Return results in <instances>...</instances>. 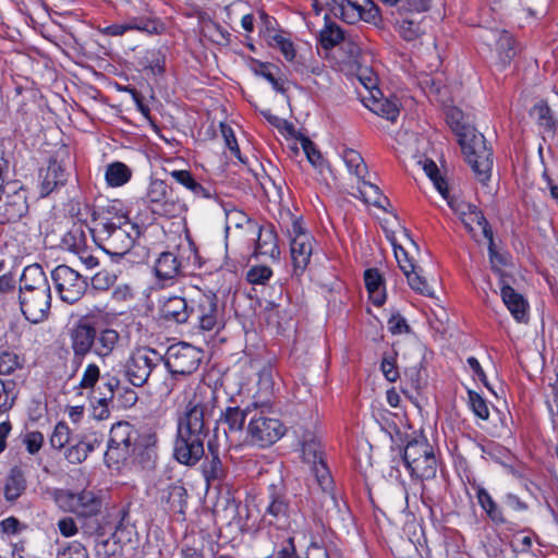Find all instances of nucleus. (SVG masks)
<instances>
[{"label":"nucleus","mask_w":558,"mask_h":558,"mask_svg":"<svg viewBox=\"0 0 558 558\" xmlns=\"http://www.w3.org/2000/svg\"><path fill=\"white\" fill-rule=\"evenodd\" d=\"M51 278L61 301L68 304L78 302L88 287L86 279L66 265L57 266L51 272Z\"/></svg>","instance_id":"nucleus-12"},{"label":"nucleus","mask_w":558,"mask_h":558,"mask_svg":"<svg viewBox=\"0 0 558 558\" xmlns=\"http://www.w3.org/2000/svg\"><path fill=\"white\" fill-rule=\"evenodd\" d=\"M100 378V369L99 366L96 363H89L85 367L81 381L80 387L83 389H92L95 387V385L98 383Z\"/></svg>","instance_id":"nucleus-53"},{"label":"nucleus","mask_w":558,"mask_h":558,"mask_svg":"<svg viewBox=\"0 0 558 558\" xmlns=\"http://www.w3.org/2000/svg\"><path fill=\"white\" fill-rule=\"evenodd\" d=\"M217 404L216 390L209 385L198 384L178 412V429L206 437Z\"/></svg>","instance_id":"nucleus-3"},{"label":"nucleus","mask_w":558,"mask_h":558,"mask_svg":"<svg viewBox=\"0 0 558 558\" xmlns=\"http://www.w3.org/2000/svg\"><path fill=\"white\" fill-rule=\"evenodd\" d=\"M68 174L63 166L56 159H50L47 168L39 172V190L41 196H48L59 186L65 184Z\"/></svg>","instance_id":"nucleus-24"},{"label":"nucleus","mask_w":558,"mask_h":558,"mask_svg":"<svg viewBox=\"0 0 558 558\" xmlns=\"http://www.w3.org/2000/svg\"><path fill=\"white\" fill-rule=\"evenodd\" d=\"M272 271L267 266H254L246 275L247 281L253 284H264L271 277Z\"/></svg>","instance_id":"nucleus-56"},{"label":"nucleus","mask_w":558,"mask_h":558,"mask_svg":"<svg viewBox=\"0 0 558 558\" xmlns=\"http://www.w3.org/2000/svg\"><path fill=\"white\" fill-rule=\"evenodd\" d=\"M170 177L180 185L189 190L195 197L211 198L213 193L209 187L202 185L189 170H171Z\"/></svg>","instance_id":"nucleus-31"},{"label":"nucleus","mask_w":558,"mask_h":558,"mask_svg":"<svg viewBox=\"0 0 558 558\" xmlns=\"http://www.w3.org/2000/svg\"><path fill=\"white\" fill-rule=\"evenodd\" d=\"M404 376L414 389H420L424 384L423 369L421 366L407 368L404 371Z\"/></svg>","instance_id":"nucleus-61"},{"label":"nucleus","mask_w":558,"mask_h":558,"mask_svg":"<svg viewBox=\"0 0 558 558\" xmlns=\"http://www.w3.org/2000/svg\"><path fill=\"white\" fill-rule=\"evenodd\" d=\"M14 387L13 380L0 379V414L9 412L14 407L16 400Z\"/></svg>","instance_id":"nucleus-45"},{"label":"nucleus","mask_w":558,"mask_h":558,"mask_svg":"<svg viewBox=\"0 0 558 558\" xmlns=\"http://www.w3.org/2000/svg\"><path fill=\"white\" fill-rule=\"evenodd\" d=\"M25 529L15 517H9L0 522V531L7 535H16Z\"/></svg>","instance_id":"nucleus-59"},{"label":"nucleus","mask_w":558,"mask_h":558,"mask_svg":"<svg viewBox=\"0 0 558 558\" xmlns=\"http://www.w3.org/2000/svg\"><path fill=\"white\" fill-rule=\"evenodd\" d=\"M343 161L357 179H363L366 173V165L362 156L353 149H344L342 154Z\"/></svg>","instance_id":"nucleus-43"},{"label":"nucleus","mask_w":558,"mask_h":558,"mask_svg":"<svg viewBox=\"0 0 558 558\" xmlns=\"http://www.w3.org/2000/svg\"><path fill=\"white\" fill-rule=\"evenodd\" d=\"M151 213L161 217L175 218L187 210L179 194L162 180H151L144 196Z\"/></svg>","instance_id":"nucleus-8"},{"label":"nucleus","mask_w":558,"mask_h":558,"mask_svg":"<svg viewBox=\"0 0 558 558\" xmlns=\"http://www.w3.org/2000/svg\"><path fill=\"white\" fill-rule=\"evenodd\" d=\"M146 438V441L142 442L140 440L138 432L133 425L128 422H118L112 425L110 429L105 459L112 463H119L120 461L126 460L135 452L137 447H147L156 441L155 435H147Z\"/></svg>","instance_id":"nucleus-7"},{"label":"nucleus","mask_w":558,"mask_h":558,"mask_svg":"<svg viewBox=\"0 0 558 558\" xmlns=\"http://www.w3.org/2000/svg\"><path fill=\"white\" fill-rule=\"evenodd\" d=\"M220 130H221V134H222L223 140H225L226 146L235 156H239L240 155V149H239V146H238V143H236V140H235V136H234V133H233L232 129L229 125H227L225 123H221L220 124Z\"/></svg>","instance_id":"nucleus-62"},{"label":"nucleus","mask_w":558,"mask_h":558,"mask_svg":"<svg viewBox=\"0 0 558 558\" xmlns=\"http://www.w3.org/2000/svg\"><path fill=\"white\" fill-rule=\"evenodd\" d=\"M371 110L390 121H395L400 113L398 100L388 98L377 99L374 97Z\"/></svg>","instance_id":"nucleus-37"},{"label":"nucleus","mask_w":558,"mask_h":558,"mask_svg":"<svg viewBox=\"0 0 558 558\" xmlns=\"http://www.w3.org/2000/svg\"><path fill=\"white\" fill-rule=\"evenodd\" d=\"M459 215L463 225L470 232L474 231L476 227L482 230L484 238L488 241V252H490L492 258L494 259L496 254L493 230L483 213L475 205L461 204L459 206Z\"/></svg>","instance_id":"nucleus-21"},{"label":"nucleus","mask_w":558,"mask_h":558,"mask_svg":"<svg viewBox=\"0 0 558 558\" xmlns=\"http://www.w3.org/2000/svg\"><path fill=\"white\" fill-rule=\"evenodd\" d=\"M28 209L26 191L16 183L7 184L0 191V223L21 219Z\"/></svg>","instance_id":"nucleus-15"},{"label":"nucleus","mask_w":558,"mask_h":558,"mask_svg":"<svg viewBox=\"0 0 558 558\" xmlns=\"http://www.w3.org/2000/svg\"><path fill=\"white\" fill-rule=\"evenodd\" d=\"M476 497L480 506L483 508V510L487 513V515L494 523H506V519L504 517L501 509L494 501V499L485 488L478 487L476 490Z\"/></svg>","instance_id":"nucleus-35"},{"label":"nucleus","mask_w":558,"mask_h":558,"mask_svg":"<svg viewBox=\"0 0 558 558\" xmlns=\"http://www.w3.org/2000/svg\"><path fill=\"white\" fill-rule=\"evenodd\" d=\"M257 405V401L248 403L244 409L240 407H228L221 414V420L227 424L229 432L241 433L245 421L251 420V415Z\"/></svg>","instance_id":"nucleus-26"},{"label":"nucleus","mask_w":558,"mask_h":558,"mask_svg":"<svg viewBox=\"0 0 558 558\" xmlns=\"http://www.w3.org/2000/svg\"><path fill=\"white\" fill-rule=\"evenodd\" d=\"M22 368L20 356L13 351H0V376H7Z\"/></svg>","instance_id":"nucleus-48"},{"label":"nucleus","mask_w":558,"mask_h":558,"mask_svg":"<svg viewBox=\"0 0 558 558\" xmlns=\"http://www.w3.org/2000/svg\"><path fill=\"white\" fill-rule=\"evenodd\" d=\"M300 143L308 161L315 168L323 169L325 161L320 151L316 148L315 144L310 138L304 136L301 137Z\"/></svg>","instance_id":"nucleus-52"},{"label":"nucleus","mask_w":558,"mask_h":558,"mask_svg":"<svg viewBox=\"0 0 558 558\" xmlns=\"http://www.w3.org/2000/svg\"><path fill=\"white\" fill-rule=\"evenodd\" d=\"M74 438L71 437V430L66 423L59 422L50 437V444L54 449H62L70 445Z\"/></svg>","instance_id":"nucleus-49"},{"label":"nucleus","mask_w":558,"mask_h":558,"mask_svg":"<svg viewBox=\"0 0 558 558\" xmlns=\"http://www.w3.org/2000/svg\"><path fill=\"white\" fill-rule=\"evenodd\" d=\"M70 349L72 351V365L75 369L82 366L86 356L90 353L105 360L117 349L120 342V333L113 328L97 329L86 318L76 322L68 332Z\"/></svg>","instance_id":"nucleus-1"},{"label":"nucleus","mask_w":558,"mask_h":558,"mask_svg":"<svg viewBox=\"0 0 558 558\" xmlns=\"http://www.w3.org/2000/svg\"><path fill=\"white\" fill-rule=\"evenodd\" d=\"M131 175L132 171L126 165L116 161L107 167L105 178L109 186L116 187L129 182Z\"/></svg>","instance_id":"nucleus-36"},{"label":"nucleus","mask_w":558,"mask_h":558,"mask_svg":"<svg viewBox=\"0 0 558 558\" xmlns=\"http://www.w3.org/2000/svg\"><path fill=\"white\" fill-rule=\"evenodd\" d=\"M162 360L163 356L156 350L147 347L138 348L125 361L124 375L130 384L142 387Z\"/></svg>","instance_id":"nucleus-11"},{"label":"nucleus","mask_w":558,"mask_h":558,"mask_svg":"<svg viewBox=\"0 0 558 558\" xmlns=\"http://www.w3.org/2000/svg\"><path fill=\"white\" fill-rule=\"evenodd\" d=\"M181 263L172 252H162L155 263V275L159 280H170L177 277Z\"/></svg>","instance_id":"nucleus-32"},{"label":"nucleus","mask_w":558,"mask_h":558,"mask_svg":"<svg viewBox=\"0 0 558 558\" xmlns=\"http://www.w3.org/2000/svg\"><path fill=\"white\" fill-rule=\"evenodd\" d=\"M392 246H393L395 257H396L397 263H398L400 269L402 270V272L404 274L405 271L412 269V267H414L415 264H414L413 258H411L409 256L408 248H405L401 244H397L393 241H392Z\"/></svg>","instance_id":"nucleus-54"},{"label":"nucleus","mask_w":558,"mask_h":558,"mask_svg":"<svg viewBox=\"0 0 558 558\" xmlns=\"http://www.w3.org/2000/svg\"><path fill=\"white\" fill-rule=\"evenodd\" d=\"M24 442L26 445V449L31 454L37 453L44 442V436L40 432H31L26 434Z\"/></svg>","instance_id":"nucleus-60"},{"label":"nucleus","mask_w":558,"mask_h":558,"mask_svg":"<svg viewBox=\"0 0 558 558\" xmlns=\"http://www.w3.org/2000/svg\"><path fill=\"white\" fill-rule=\"evenodd\" d=\"M469 405L472 412L481 420L489 418V409L486 400L477 392L469 390Z\"/></svg>","instance_id":"nucleus-51"},{"label":"nucleus","mask_w":558,"mask_h":558,"mask_svg":"<svg viewBox=\"0 0 558 558\" xmlns=\"http://www.w3.org/2000/svg\"><path fill=\"white\" fill-rule=\"evenodd\" d=\"M130 31H140L147 34H159L163 31V25L156 19L147 16H132L128 20Z\"/></svg>","instance_id":"nucleus-39"},{"label":"nucleus","mask_w":558,"mask_h":558,"mask_svg":"<svg viewBox=\"0 0 558 558\" xmlns=\"http://www.w3.org/2000/svg\"><path fill=\"white\" fill-rule=\"evenodd\" d=\"M301 447L302 458L304 462L312 465V471L320 488L324 492L331 490L332 478L324 461V453L317 437L311 433L304 434L301 440Z\"/></svg>","instance_id":"nucleus-14"},{"label":"nucleus","mask_w":558,"mask_h":558,"mask_svg":"<svg viewBox=\"0 0 558 558\" xmlns=\"http://www.w3.org/2000/svg\"><path fill=\"white\" fill-rule=\"evenodd\" d=\"M251 235L257 233L255 242V256H267L277 259L280 256L277 234L272 226L258 227L253 230H246Z\"/></svg>","instance_id":"nucleus-23"},{"label":"nucleus","mask_w":558,"mask_h":558,"mask_svg":"<svg viewBox=\"0 0 558 558\" xmlns=\"http://www.w3.org/2000/svg\"><path fill=\"white\" fill-rule=\"evenodd\" d=\"M162 314L166 319L178 324L187 323L190 319V296H170L162 304Z\"/></svg>","instance_id":"nucleus-28"},{"label":"nucleus","mask_w":558,"mask_h":558,"mask_svg":"<svg viewBox=\"0 0 558 558\" xmlns=\"http://www.w3.org/2000/svg\"><path fill=\"white\" fill-rule=\"evenodd\" d=\"M87 231L89 229L83 223H73L69 231L63 235L62 247L69 252L76 254L88 246Z\"/></svg>","instance_id":"nucleus-29"},{"label":"nucleus","mask_w":558,"mask_h":558,"mask_svg":"<svg viewBox=\"0 0 558 558\" xmlns=\"http://www.w3.org/2000/svg\"><path fill=\"white\" fill-rule=\"evenodd\" d=\"M26 489L24 473L19 468L11 469L3 487L4 497L8 501L16 500Z\"/></svg>","instance_id":"nucleus-34"},{"label":"nucleus","mask_w":558,"mask_h":558,"mask_svg":"<svg viewBox=\"0 0 558 558\" xmlns=\"http://www.w3.org/2000/svg\"><path fill=\"white\" fill-rule=\"evenodd\" d=\"M268 402H257L246 427L245 444L265 448L274 445L286 433L283 424L268 415Z\"/></svg>","instance_id":"nucleus-5"},{"label":"nucleus","mask_w":558,"mask_h":558,"mask_svg":"<svg viewBox=\"0 0 558 558\" xmlns=\"http://www.w3.org/2000/svg\"><path fill=\"white\" fill-rule=\"evenodd\" d=\"M94 230L102 250L109 255L119 257L130 252L141 234L138 227L123 214L101 217Z\"/></svg>","instance_id":"nucleus-4"},{"label":"nucleus","mask_w":558,"mask_h":558,"mask_svg":"<svg viewBox=\"0 0 558 558\" xmlns=\"http://www.w3.org/2000/svg\"><path fill=\"white\" fill-rule=\"evenodd\" d=\"M201 361L202 351L185 342L170 345L165 356V365L173 376L191 375Z\"/></svg>","instance_id":"nucleus-13"},{"label":"nucleus","mask_w":558,"mask_h":558,"mask_svg":"<svg viewBox=\"0 0 558 558\" xmlns=\"http://www.w3.org/2000/svg\"><path fill=\"white\" fill-rule=\"evenodd\" d=\"M325 5L330 12L348 24H355L361 20L371 22L377 15L374 7L357 5L345 0H326Z\"/></svg>","instance_id":"nucleus-20"},{"label":"nucleus","mask_w":558,"mask_h":558,"mask_svg":"<svg viewBox=\"0 0 558 558\" xmlns=\"http://www.w3.org/2000/svg\"><path fill=\"white\" fill-rule=\"evenodd\" d=\"M427 177L433 181L437 191L445 197H448V184L447 182L439 175V170L436 163L433 160H426L423 167Z\"/></svg>","instance_id":"nucleus-50"},{"label":"nucleus","mask_w":558,"mask_h":558,"mask_svg":"<svg viewBox=\"0 0 558 558\" xmlns=\"http://www.w3.org/2000/svg\"><path fill=\"white\" fill-rule=\"evenodd\" d=\"M96 445H98L97 439L88 440L85 438H74L73 441H71V444L64 451V457L70 463H82L83 461L86 460L88 454L95 449Z\"/></svg>","instance_id":"nucleus-33"},{"label":"nucleus","mask_w":558,"mask_h":558,"mask_svg":"<svg viewBox=\"0 0 558 558\" xmlns=\"http://www.w3.org/2000/svg\"><path fill=\"white\" fill-rule=\"evenodd\" d=\"M357 189L363 199L371 205L385 208V204L388 203V199L381 195L379 189L371 182L362 180Z\"/></svg>","instance_id":"nucleus-40"},{"label":"nucleus","mask_w":558,"mask_h":558,"mask_svg":"<svg viewBox=\"0 0 558 558\" xmlns=\"http://www.w3.org/2000/svg\"><path fill=\"white\" fill-rule=\"evenodd\" d=\"M208 456L202 464V472L207 483L220 482L226 476V468L222 464L218 448L211 441L208 442Z\"/></svg>","instance_id":"nucleus-27"},{"label":"nucleus","mask_w":558,"mask_h":558,"mask_svg":"<svg viewBox=\"0 0 558 558\" xmlns=\"http://www.w3.org/2000/svg\"><path fill=\"white\" fill-rule=\"evenodd\" d=\"M404 276L407 277L408 283L412 290H414L423 295H426V296L434 295L433 287L421 275V272L417 270L416 266H414V267H412V269L405 271Z\"/></svg>","instance_id":"nucleus-42"},{"label":"nucleus","mask_w":558,"mask_h":558,"mask_svg":"<svg viewBox=\"0 0 558 558\" xmlns=\"http://www.w3.org/2000/svg\"><path fill=\"white\" fill-rule=\"evenodd\" d=\"M189 322L203 331H218L222 326V314L217 296L201 291L190 295Z\"/></svg>","instance_id":"nucleus-10"},{"label":"nucleus","mask_w":558,"mask_h":558,"mask_svg":"<svg viewBox=\"0 0 558 558\" xmlns=\"http://www.w3.org/2000/svg\"><path fill=\"white\" fill-rule=\"evenodd\" d=\"M344 39L343 29L336 23H327L320 32V41L324 48H332Z\"/></svg>","instance_id":"nucleus-44"},{"label":"nucleus","mask_w":558,"mask_h":558,"mask_svg":"<svg viewBox=\"0 0 558 558\" xmlns=\"http://www.w3.org/2000/svg\"><path fill=\"white\" fill-rule=\"evenodd\" d=\"M57 558H89V556L87 549L75 542L60 550Z\"/></svg>","instance_id":"nucleus-57"},{"label":"nucleus","mask_w":558,"mask_h":558,"mask_svg":"<svg viewBox=\"0 0 558 558\" xmlns=\"http://www.w3.org/2000/svg\"><path fill=\"white\" fill-rule=\"evenodd\" d=\"M365 287L373 304L380 306L386 300L384 278L376 268L366 269L364 272Z\"/></svg>","instance_id":"nucleus-30"},{"label":"nucleus","mask_w":558,"mask_h":558,"mask_svg":"<svg viewBox=\"0 0 558 558\" xmlns=\"http://www.w3.org/2000/svg\"><path fill=\"white\" fill-rule=\"evenodd\" d=\"M424 20L425 19L415 20L405 17L401 22H398L400 36L408 41L417 39L424 33V28L422 27Z\"/></svg>","instance_id":"nucleus-41"},{"label":"nucleus","mask_w":558,"mask_h":558,"mask_svg":"<svg viewBox=\"0 0 558 558\" xmlns=\"http://www.w3.org/2000/svg\"><path fill=\"white\" fill-rule=\"evenodd\" d=\"M205 436L190 435L183 430H177L173 454L178 462L184 465H195L204 456Z\"/></svg>","instance_id":"nucleus-18"},{"label":"nucleus","mask_w":558,"mask_h":558,"mask_svg":"<svg viewBox=\"0 0 558 558\" xmlns=\"http://www.w3.org/2000/svg\"><path fill=\"white\" fill-rule=\"evenodd\" d=\"M501 299L513 316V318L519 323H526L527 307L529 304L522 294L518 293L513 288L502 281L500 288Z\"/></svg>","instance_id":"nucleus-25"},{"label":"nucleus","mask_w":558,"mask_h":558,"mask_svg":"<svg viewBox=\"0 0 558 558\" xmlns=\"http://www.w3.org/2000/svg\"><path fill=\"white\" fill-rule=\"evenodd\" d=\"M158 492L159 502L165 511L185 513L187 493L179 481L160 484Z\"/></svg>","instance_id":"nucleus-22"},{"label":"nucleus","mask_w":558,"mask_h":558,"mask_svg":"<svg viewBox=\"0 0 558 558\" xmlns=\"http://www.w3.org/2000/svg\"><path fill=\"white\" fill-rule=\"evenodd\" d=\"M531 116L537 121L545 133L554 134L556 121L551 116L550 108L546 104L539 102L533 106Z\"/></svg>","instance_id":"nucleus-38"},{"label":"nucleus","mask_w":558,"mask_h":558,"mask_svg":"<svg viewBox=\"0 0 558 558\" xmlns=\"http://www.w3.org/2000/svg\"><path fill=\"white\" fill-rule=\"evenodd\" d=\"M480 38L492 53H496L495 58L502 66L507 65L517 53L513 38L507 31L483 29Z\"/></svg>","instance_id":"nucleus-19"},{"label":"nucleus","mask_w":558,"mask_h":558,"mask_svg":"<svg viewBox=\"0 0 558 558\" xmlns=\"http://www.w3.org/2000/svg\"><path fill=\"white\" fill-rule=\"evenodd\" d=\"M20 310L32 324L46 320L51 308V289L39 265L27 266L20 279Z\"/></svg>","instance_id":"nucleus-2"},{"label":"nucleus","mask_w":558,"mask_h":558,"mask_svg":"<svg viewBox=\"0 0 558 558\" xmlns=\"http://www.w3.org/2000/svg\"><path fill=\"white\" fill-rule=\"evenodd\" d=\"M551 393L546 403L553 416H558V376L555 381L550 384Z\"/></svg>","instance_id":"nucleus-64"},{"label":"nucleus","mask_w":558,"mask_h":558,"mask_svg":"<svg viewBox=\"0 0 558 558\" xmlns=\"http://www.w3.org/2000/svg\"><path fill=\"white\" fill-rule=\"evenodd\" d=\"M459 144L477 180L486 183L493 168V153L483 134L471 129L459 132Z\"/></svg>","instance_id":"nucleus-6"},{"label":"nucleus","mask_w":558,"mask_h":558,"mask_svg":"<svg viewBox=\"0 0 558 558\" xmlns=\"http://www.w3.org/2000/svg\"><path fill=\"white\" fill-rule=\"evenodd\" d=\"M403 462L413 477L429 480L436 475L437 461L434 449L425 438L413 439L407 444Z\"/></svg>","instance_id":"nucleus-9"},{"label":"nucleus","mask_w":558,"mask_h":558,"mask_svg":"<svg viewBox=\"0 0 558 558\" xmlns=\"http://www.w3.org/2000/svg\"><path fill=\"white\" fill-rule=\"evenodd\" d=\"M267 513L272 515L275 519L286 517L288 511V504L281 497H274L269 506L267 507Z\"/></svg>","instance_id":"nucleus-58"},{"label":"nucleus","mask_w":558,"mask_h":558,"mask_svg":"<svg viewBox=\"0 0 558 558\" xmlns=\"http://www.w3.org/2000/svg\"><path fill=\"white\" fill-rule=\"evenodd\" d=\"M274 41L288 61H292L294 59L295 50L293 44L289 39L282 36H275Z\"/></svg>","instance_id":"nucleus-63"},{"label":"nucleus","mask_w":558,"mask_h":558,"mask_svg":"<svg viewBox=\"0 0 558 558\" xmlns=\"http://www.w3.org/2000/svg\"><path fill=\"white\" fill-rule=\"evenodd\" d=\"M56 500L63 510L84 518L96 515L101 508V500L92 490L61 492Z\"/></svg>","instance_id":"nucleus-16"},{"label":"nucleus","mask_w":558,"mask_h":558,"mask_svg":"<svg viewBox=\"0 0 558 558\" xmlns=\"http://www.w3.org/2000/svg\"><path fill=\"white\" fill-rule=\"evenodd\" d=\"M242 228L246 226L250 230L256 228V225L253 223L247 215L239 209L232 208L226 210V232L227 234L230 231L231 227Z\"/></svg>","instance_id":"nucleus-47"},{"label":"nucleus","mask_w":558,"mask_h":558,"mask_svg":"<svg viewBox=\"0 0 558 558\" xmlns=\"http://www.w3.org/2000/svg\"><path fill=\"white\" fill-rule=\"evenodd\" d=\"M389 7H397L399 12H424L430 8V0H381Z\"/></svg>","instance_id":"nucleus-46"},{"label":"nucleus","mask_w":558,"mask_h":558,"mask_svg":"<svg viewBox=\"0 0 558 558\" xmlns=\"http://www.w3.org/2000/svg\"><path fill=\"white\" fill-rule=\"evenodd\" d=\"M117 275L112 271L102 269L94 275L92 284L97 290H107L114 284Z\"/></svg>","instance_id":"nucleus-55"},{"label":"nucleus","mask_w":558,"mask_h":558,"mask_svg":"<svg viewBox=\"0 0 558 558\" xmlns=\"http://www.w3.org/2000/svg\"><path fill=\"white\" fill-rule=\"evenodd\" d=\"M290 252L294 272H303L313 253V236L305 232L299 221H293L291 229Z\"/></svg>","instance_id":"nucleus-17"}]
</instances>
